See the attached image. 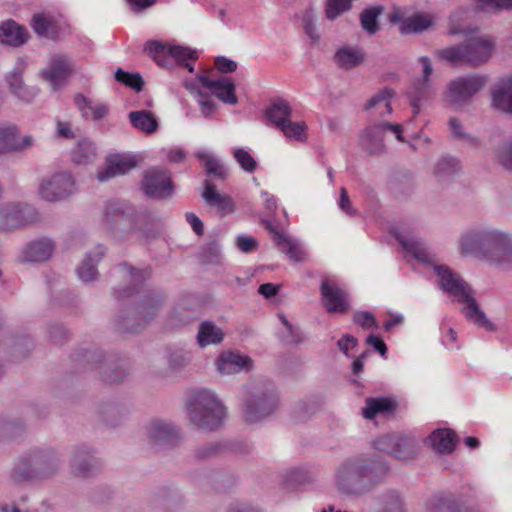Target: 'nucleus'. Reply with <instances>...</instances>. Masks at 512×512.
I'll use <instances>...</instances> for the list:
<instances>
[{
    "mask_svg": "<svg viewBox=\"0 0 512 512\" xmlns=\"http://www.w3.org/2000/svg\"><path fill=\"white\" fill-rule=\"evenodd\" d=\"M224 450L225 446L222 443L210 442L196 448L194 456L198 460H208L221 454Z\"/></svg>",
    "mask_w": 512,
    "mask_h": 512,
    "instance_id": "nucleus-59",
    "label": "nucleus"
},
{
    "mask_svg": "<svg viewBox=\"0 0 512 512\" xmlns=\"http://www.w3.org/2000/svg\"><path fill=\"white\" fill-rule=\"evenodd\" d=\"M186 413L194 427L212 432L223 425L227 409L213 391L198 389L187 398Z\"/></svg>",
    "mask_w": 512,
    "mask_h": 512,
    "instance_id": "nucleus-3",
    "label": "nucleus"
},
{
    "mask_svg": "<svg viewBox=\"0 0 512 512\" xmlns=\"http://www.w3.org/2000/svg\"><path fill=\"white\" fill-rule=\"evenodd\" d=\"M377 512H405V503L397 490L389 489L377 496Z\"/></svg>",
    "mask_w": 512,
    "mask_h": 512,
    "instance_id": "nucleus-44",
    "label": "nucleus"
},
{
    "mask_svg": "<svg viewBox=\"0 0 512 512\" xmlns=\"http://www.w3.org/2000/svg\"><path fill=\"white\" fill-rule=\"evenodd\" d=\"M96 147L89 140H81L71 151V159L77 165H88L96 159Z\"/></svg>",
    "mask_w": 512,
    "mask_h": 512,
    "instance_id": "nucleus-49",
    "label": "nucleus"
},
{
    "mask_svg": "<svg viewBox=\"0 0 512 512\" xmlns=\"http://www.w3.org/2000/svg\"><path fill=\"white\" fill-rule=\"evenodd\" d=\"M224 333L211 321H203L199 325L197 333V342L200 347L208 345H217L223 341Z\"/></svg>",
    "mask_w": 512,
    "mask_h": 512,
    "instance_id": "nucleus-45",
    "label": "nucleus"
},
{
    "mask_svg": "<svg viewBox=\"0 0 512 512\" xmlns=\"http://www.w3.org/2000/svg\"><path fill=\"white\" fill-rule=\"evenodd\" d=\"M38 479L55 475L61 464L60 454L53 448H35L30 450Z\"/></svg>",
    "mask_w": 512,
    "mask_h": 512,
    "instance_id": "nucleus-19",
    "label": "nucleus"
},
{
    "mask_svg": "<svg viewBox=\"0 0 512 512\" xmlns=\"http://www.w3.org/2000/svg\"><path fill=\"white\" fill-rule=\"evenodd\" d=\"M334 61L340 68L349 70L364 61V53L357 47L344 46L336 51Z\"/></svg>",
    "mask_w": 512,
    "mask_h": 512,
    "instance_id": "nucleus-43",
    "label": "nucleus"
},
{
    "mask_svg": "<svg viewBox=\"0 0 512 512\" xmlns=\"http://www.w3.org/2000/svg\"><path fill=\"white\" fill-rule=\"evenodd\" d=\"M432 25L429 15L416 13L404 19L399 27L402 35L422 33Z\"/></svg>",
    "mask_w": 512,
    "mask_h": 512,
    "instance_id": "nucleus-48",
    "label": "nucleus"
},
{
    "mask_svg": "<svg viewBox=\"0 0 512 512\" xmlns=\"http://www.w3.org/2000/svg\"><path fill=\"white\" fill-rule=\"evenodd\" d=\"M428 512H476L461 505L453 494L440 493L429 501Z\"/></svg>",
    "mask_w": 512,
    "mask_h": 512,
    "instance_id": "nucleus-36",
    "label": "nucleus"
},
{
    "mask_svg": "<svg viewBox=\"0 0 512 512\" xmlns=\"http://www.w3.org/2000/svg\"><path fill=\"white\" fill-rule=\"evenodd\" d=\"M34 144V138L18 135V128L13 124H0V155L11 152H20L29 149Z\"/></svg>",
    "mask_w": 512,
    "mask_h": 512,
    "instance_id": "nucleus-20",
    "label": "nucleus"
},
{
    "mask_svg": "<svg viewBox=\"0 0 512 512\" xmlns=\"http://www.w3.org/2000/svg\"><path fill=\"white\" fill-rule=\"evenodd\" d=\"M148 220L147 212H139L127 202H108L104 208L102 226L107 231L122 236L143 230Z\"/></svg>",
    "mask_w": 512,
    "mask_h": 512,
    "instance_id": "nucleus-7",
    "label": "nucleus"
},
{
    "mask_svg": "<svg viewBox=\"0 0 512 512\" xmlns=\"http://www.w3.org/2000/svg\"><path fill=\"white\" fill-rule=\"evenodd\" d=\"M485 75L470 74L458 76L447 84L443 95L444 102L453 110H463L470 105L475 95L487 84Z\"/></svg>",
    "mask_w": 512,
    "mask_h": 512,
    "instance_id": "nucleus-10",
    "label": "nucleus"
},
{
    "mask_svg": "<svg viewBox=\"0 0 512 512\" xmlns=\"http://www.w3.org/2000/svg\"><path fill=\"white\" fill-rule=\"evenodd\" d=\"M292 108L284 99L274 100L265 110L266 118L278 129L291 119Z\"/></svg>",
    "mask_w": 512,
    "mask_h": 512,
    "instance_id": "nucleus-42",
    "label": "nucleus"
},
{
    "mask_svg": "<svg viewBox=\"0 0 512 512\" xmlns=\"http://www.w3.org/2000/svg\"><path fill=\"white\" fill-rule=\"evenodd\" d=\"M195 156L204 164L207 175L214 176L219 180H225L227 177V170L221 161L208 152H197Z\"/></svg>",
    "mask_w": 512,
    "mask_h": 512,
    "instance_id": "nucleus-50",
    "label": "nucleus"
},
{
    "mask_svg": "<svg viewBox=\"0 0 512 512\" xmlns=\"http://www.w3.org/2000/svg\"><path fill=\"white\" fill-rule=\"evenodd\" d=\"M323 304L330 313H345L349 309L346 293L334 282L323 280L320 287Z\"/></svg>",
    "mask_w": 512,
    "mask_h": 512,
    "instance_id": "nucleus-23",
    "label": "nucleus"
},
{
    "mask_svg": "<svg viewBox=\"0 0 512 512\" xmlns=\"http://www.w3.org/2000/svg\"><path fill=\"white\" fill-rule=\"evenodd\" d=\"M162 303L161 294L156 291H148L135 307L121 311L117 320L118 329L127 333L141 332L160 311Z\"/></svg>",
    "mask_w": 512,
    "mask_h": 512,
    "instance_id": "nucleus-9",
    "label": "nucleus"
},
{
    "mask_svg": "<svg viewBox=\"0 0 512 512\" xmlns=\"http://www.w3.org/2000/svg\"><path fill=\"white\" fill-rule=\"evenodd\" d=\"M398 241L403 249L412 254L418 261L423 263L430 262V254L423 242L405 237H398Z\"/></svg>",
    "mask_w": 512,
    "mask_h": 512,
    "instance_id": "nucleus-51",
    "label": "nucleus"
},
{
    "mask_svg": "<svg viewBox=\"0 0 512 512\" xmlns=\"http://www.w3.org/2000/svg\"><path fill=\"white\" fill-rule=\"evenodd\" d=\"M283 134L290 139L297 141L306 140V125L304 122H292L291 119L279 128Z\"/></svg>",
    "mask_w": 512,
    "mask_h": 512,
    "instance_id": "nucleus-58",
    "label": "nucleus"
},
{
    "mask_svg": "<svg viewBox=\"0 0 512 512\" xmlns=\"http://www.w3.org/2000/svg\"><path fill=\"white\" fill-rule=\"evenodd\" d=\"M76 190L73 176L68 172H58L41 181L40 196L49 202L61 201L68 198Z\"/></svg>",
    "mask_w": 512,
    "mask_h": 512,
    "instance_id": "nucleus-15",
    "label": "nucleus"
},
{
    "mask_svg": "<svg viewBox=\"0 0 512 512\" xmlns=\"http://www.w3.org/2000/svg\"><path fill=\"white\" fill-rule=\"evenodd\" d=\"M202 198L208 206L216 207L222 215L232 213L235 209L233 199L229 195L219 193L210 180L204 181Z\"/></svg>",
    "mask_w": 512,
    "mask_h": 512,
    "instance_id": "nucleus-31",
    "label": "nucleus"
},
{
    "mask_svg": "<svg viewBox=\"0 0 512 512\" xmlns=\"http://www.w3.org/2000/svg\"><path fill=\"white\" fill-rule=\"evenodd\" d=\"M101 462L86 447L77 448L70 460L71 472L77 477H90L101 470Z\"/></svg>",
    "mask_w": 512,
    "mask_h": 512,
    "instance_id": "nucleus-22",
    "label": "nucleus"
},
{
    "mask_svg": "<svg viewBox=\"0 0 512 512\" xmlns=\"http://www.w3.org/2000/svg\"><path fill=\"white\" fill-rule=\"evenodd\" d=\"M315 474L306 468H293L287 471L285 482L290 487L305 485L314 480Z\"/></svg>",
    "mask_w": 512,
    "mask_h": 512,
    "instance_id": "nucleus-53",
    "label": "nucleus"
},
{
    "mask_svg": "<svg viewBox=\"0 0 512 512\" xmlns=\"http://www.w3.org/2000/svg\"><path fill=\"white\" fill-rule=\"evenodd\" d=\"M28 39L26 28L9 20L0 25V41L11 46H20Z\"/></svg>",
    "mask_w": 512,
    "mask_h": 512,
    "instance_id": "nucleus-38",
    "label": "nucleus"
},
{
    "mask_svg": "<svg viewBox=\"0 0 512 512\" xmlns=\"http://www.w3.org/2000/svg\"><path fill=\"white\" fill-rule=\"evenodd\" d=\"M394 92L389 88H384L372 96L365 105L366 110H370L374 117H385L392 113L390 99Z\"/></svg>",
    "mask_w": 512,
    "mask_h": 512,
    "instance_id": "nucleus-39",
    "label": "nucleus"
},
{
    "mask_svg": "<svg viewBox=\"0 0 512 512\" xmlns=\"http://www.w3.org/2000/svg\"><path fill=\"white\" fill-rule=\"evenodd\" d=\"M26 434L24 421L16 417H6L0 420V441L18 442Z\"/></svg>",
    "mask_w": 512,
    "mask_h": 512,
    "instance_id": "nucleus-37",
    "label": "nucleus"
},
{
    "mask_svg": "<svg viewBox=\"0 0 512 512\" xmlns=\"http://www.w3.org/2000/svg\"><path fill=\"white\" fill-rule=\"evenodd\" d=\"M201 254L206 262L218 263L221 256V246L217 240L206 243L201 248Z\"/></svg>",
    "mask_w": 512,
    "mask_h": 512,
    "instance_id": "nucleus-62",
    "label": "nucleus"
},
{
    "mask_svg": "<svg viewBox=\"0 0 512 512\" xmlns=\"http://www.w3.org/2000/svg\"><path fill=\"white\" fill-rule=\"evenodd\" d=\"M53 250L52 240L47 238L34 240L24 248L22 257L26 262H43L51 257Z\"/></svg>",
    "mask_w": 512,
    "mask_h": 512,
    "instance_id": "nucleus-34",
    "label": "nucleus"
},
{
    "mask_svg": "<svg viewBox=\"0 0 512 512\" xmlns=\"http://www.w3.org/2000/svg\"><path fill=\"white\" fill-rule=\"evenodd\" d=\"M384 134V126L381 123L369 125L360 135V146L369 155L381 154L385 151Z\"/></svg>",
    "mask_w": 512,
    "mask_h": 512,
    "instance_id": "nucleus-29",
    "label": "nucleus"
},
{
    "mask_svg": "<svg viewBox=\"0 0 512 512\" xmlns=\"http://www.w3.org/2000/svg\"><path fill=\"white\" fill-rule=\"evenodd\" d=\"M73 360L80 367L90 370H97L99 377L106 383H119L129 375L125 364L114 358L106 357L104 352L98 348L81 349L73 355Z\"/></svg>",
    "mask_w": 512,
    "mask_h": 512,
    "instance_id": "nucleus-8",
    "label": "nucleus"
},
{
    "mask_svg": "<svg viewBox=\"0 0 512 512\" xmlns=\"http://www.w3.org/2000/svg\"><path fill=\"white\" fill-rule=\"evenodd\" d=\"M417 441L402 434H386L374 441L376 450L399 460L413 459L417 452Z\"/></svg>",
    "mask_w": 512,
    "mask_h": 512,
    "instance_id": "nucleus-13",
    "label": "nucleus"
},
{
    "mask_svg": "<svg viewBox=\"0 0 512 512\" xmlns=\"http://www.w3.org/2000/svg\"><path fill=\"white\" fill-rule=\"evenodd\" d=\"M117 276L124 278L129 282L127 286L114 288L116 298L124 299L140 292L141 286L151 276L150 269L138 270L134 267L123 263L115 269Z\"/></svg>",
    "mask_w": 512,
    "mask_h": 512,
    "instance_id": "nucleus-17",
    "label": "nucleus"
},
{
    "mask_svg": "<svg viewBox=\"0 0 512 512\" xmlns=\"http://www.w3.org/2000/svg\"><path fill=\"white\" fill-rule=\"evenodd\" d=\"M167 365L171 373H178L191 362V354L184 350H174L167 354Z\"/></svg>",
    "mask_w": 512,
    "mask_h": 512,
    "instance_id": "nucleus-56",
    "label": "nucleus"
},
{
    "mask_svg": "<svg viewBox=\"0 0 512 512\" xmlns=\"http://www.w3.org/2000/svg\"><path fill=\"white\" fill-rule=\"evenodd\" d=\"M145 51L153 57L159 66L172 68L176 64L194 71V66L188 62L195 61L198 56L196 51L181 45H169L159 41H148L145 45Z\"/></svg>",
    "mask_w": 512,
    "mask_h": 512,
    "instance_id": "nucleus-11",
    "label": "nucleus"
},
{
    "mask_svg": "<svg viewBox=\"0 0 512 512\" xmlns=\"http://www.w3.org/2000/svg\"><path fill=\"white\" fill-rule=\"evenodd\" d=\"M434 271L439 277L441 289L456 297L459 302L465 304L463 313L468 320L474 322V324L480 328H485L489 331L495 329L494 324L480 309L473 296L472 288L464 280L445 265H435Z\"/></svg>",
    "mask_w": 512,
    "mask_h": 512,
    "instance_id": "nucleus-5",
    "label": "nucleus"
},
{
    "mask_svg": "<svg viewBox=\"0 0 512 512\" xmlns=\"http://www.w3.org/2000/svg\"><path fill=\"white\" fill-rule=\"evenodd\" d=\"M435 94L431 81L416 80L407 90L410 105L414 116L419 114L421 106L429 101Z\"/></svg>",
    "mask_w": 512,
    "mask_h": 512,
    "instance_id": "nucleus-32",
    "label": "nucleus"
},
{
    "mask_svg": "<svg viewBox=\"0 0 512 512\" xmlns=\"http://www.w3.org/2000/svg\"><path fill=\"white\" fill-rule=\"evenodd\" d=\"M33 347V341L28 336L17 338L13 344V357L15 360H21L26 357Z\"/></svg>",
    "mask_w": 512,
    "mask_h": 512,
    "instance_id": "nucleus-61",
    "label": "nucleus"
},
{
    "mask_svg": "<svg viewBox=\"0 0 512 512\" xmlns=\"http://www.w3.org/2000/svg\"><path fill=\"white\" fill-rule=\"evenodd\" d=\"M41 219L32 205L11 202L0 205V231H11L35 224Z\"/></svg>",
    "mask_w": 512,
    "mask_h": 512,
    "instance_id": "nucleus-12",
    "label": "nucleus"
},
{
    "mask_svg": "<svg viewBox=\"0 0 512 512\" xmlns=\"http://www.w3.org/2000/svg\"><path fill=\"white\" fill-rule=\"evenodd\" d=\"M383 6H373L365 9L360 14L362 28L370 35H374L379 30L378 17L382 14Z\"/></svg>",
    "mask_w": 512,
    "mask_h": 512,
    "instance_id": "nucleus-52",
    "label": "nucleus"
},
{
    "mask_svg": "<svg viewBox=\"0 0 512 512\" xmlns=\"http://www.w3.org/2000/svg\"><path fill=\"white\" fill-rule=\"evenodd\" d=\"M196 101L200 107L201 114L208 118L210 117L216 110L217 105L215 101H213L210 95L197 91Z\"/></svg>",
    "mask_w": 512,
    "mask_h": 512,
    "instance_id": "nucleus-63",
    "label": "nucleus"
},
{
    "mask_svg": "<svg viewBox=\"0 0 512 512\" xmlns=\"http://www.w3.org/2000/svg\"><path fill=\"white\" fill-rule=\"evenodd\" d=\"M26 69V62L18 58L14 68L7 74L6 82L13 95L18 99L30 102L37 94V89L27 86L23 81V73Z\"/></svg>",
    "mask_w": 512,
    "mask_h": 512,
    "instance_id": "nucleus-21",
    "label": "nucleus"
},
{
    "mask_svg": "<svg viewBox=\"0 0 512 512\" xmlns=\"http://www.w3.org/2000/svg\"><path fill=\"white\" fill-rule=\"evenodd\" d=\"M136 166V162L127 156L120 154L110 155L106 160V166L97 172V179L106 182L116 176L124 175Z\"/></svg>",
    "mask_w": 512,
    "mask_h": 512,
    "instance_id": "nucleus-26",
    "label": "nucleus"
},
{
    "mask_svg": "<svg viewBox=\"0 0 512 512\" xmlns=\"http://www.w3.org/2000/svg\"><path fill=\"white\" fill-rule=\"evenodd\" d=\"M496 162L505 170L512 171V137L498 144L494 151Z\"/></svg>",
    "mask_w": 512,
    "mask_h": 512,
    "instance_id": "nucleus-54",
    "label": "nucleus"
},
{
    "mask_svg": "<svg viewBox=\"0 0 512 512\" xmlns=\"http://www.w3.org/2000/svg\"><path fill=\"white\" fill-rule=\"evenodd\" d=\"M174 188L168 170L152 168L144 173L141 189L148 198L155 200L168 199L174 194Z\"/></svg>",
    "mask_w": 512,
    "mask_h": 512,
    "instance_id": "nucleus-14",
    "label": "nucleus"
},
{
    "mask_svg": "<svg viewBox=\"0 0 512 512\" xmlns=\"http://www.w3.org/2000/svg\"><path fill=\"white\" fill-rule=\"evenodd\" d=\"M492 103L495 108L512 113V76L503 79L492 91Z\"/></svg>",
    "mask_w": 512,
    "mask_h": 512,
    "instance_id": "nucleus-40",
    "label": "nucleus"
},
{
    "mask_svg": "<svg viewBox=\"0 0 512 512\" xmlns=\"http://www.w3.org/2000/svg\"><path fill=\"white\" fill-rule=\"evenodd\" d=\"M147 435L150 442L155 445H173L180 438L178 430L172 423L159 419L149 423Z\"/></svg>",
    "mask_w": 512,
    "mask_h": 512,
    "instance_id": "nucleus-25",
    "label": "nucleus"
},
{
    "mask_svg": "<svg viewBox=\"0 0 512 512\" xmlns=\"http://www.w3.org/2000/svg\"><path fill=\"white\" fill-rule=\"evenodd\" d=\"M253 361L250 357L239 352L227 351L219 355L216 361L217 369L221 374H235L242 370L252 368Z\"/></svg>",
    "mask_w": 512,
    "mask_h": 512,
    "instance_id": "nucleus-27",
    "label": "nucleus"
},
{
    "mask_svg": "<svg viewBox=\"0 0 512 512\" xmlns=\"http://www.w3.org/2000/svg\"><path fill=\"white\" fill-rule=\"evenodd\" d=\"M198 80L202 86L209 89L222 102L231 105L238 102L235 94L236 86L231 78L220 77L212 80L208 76L198 75Z\"/></svg>",
    "mask_w": 512,
    "mask_h": 512,
    "instance_id": "nucleus-24",
    "label": "nucleus"
},
{
    "mask_svg": "<svg viewBox=\"0 0 512 512\" xmlns=\"http://www.w3.org/2000/svg\"><path fill=\"white\" fill-rule=\"evenodd\" d=\"M280 396L275 384L268 380H251L243 387V415L248 423H257L275 413Z\"/></svg>",
    "mask_w": 512,
    "mask_h": 512,
    "instance_id": "nucleus-4",
    "label": "nucleus"
},
{
    "mask_svg": "<svg viewBox=\"0 0 512 512\" xmlns=\"http://www.w3.org/2000/svg\"><path fill=\"white\" fill-rule=\"evenodd\" d=\"M262 223L270 233L278 249L285 253L290 260L294 262H302L306 259V251L296 239H293L279 231L270 220H262Z\"/></svg>",
    "mask_w": 512,
    "mask_h": 512,
    "instance_id": "nucleus-18",
    "label": "nucleus"
},
{
    "mask_svg": "<svg viewBox=\"0 0 512 512\" xmlns=\"http://www.w3.org/2000/svg\"><path fill=\"white\" fill-rule=\"evenodd\" d=\"M31 27L34 32L50 40H56L60 34V26L53 16L42 13L35 14L31 19Z\"/></svg>",
    "mask_w": 512,
    "mask_h": 512,
    "instance_id": "nucleus-35",
    "label": "nucleus"
},
{
    "mask_svg": "<svg viewBox=\"0 0 512 512\" xmlns=\"http://www.w3.org/2000/svg\"><path fill=\"white\" fill-rule=\"evenodd\" d=\"M388 466L363 457H350L335 470L334 483L343 495L363 496L371 492L384 478Z\"/></svg>",
    "mask_w": 512,
    "mask_h": 512,
    "instance_id": "nucleus-1",
    "label": "nucleus"
},
{
    "mask_svg": "<svg viewBox=\"0 0 512 512\" xmlns=\"http://www.w3.org/2000/svg\"><path fill=\"white\" fill-rule=\"evenodd\" d=\"M461 169L460 162L453 156L442 157L435 166L434 173L438 178L453 176Z\"/></svg>",
    "mask_w": 512,
    "mask_h": 512,
    "instance_id": "nucleus-55",
    "label": "nucleus"
},
{
    "mask_svg": "<svg viewBox=\"0 0 512 512\" xmlns=\"http://www.w3.org/2000/svg\"><path fill=\"white\" fill-rule=\"evenodd\" d=\"M74 68L71 59L63 54L53 55L41 71L42 78L50 83L53 90L63 87Z\"/></svg>",
    "mask_w": 512,
    "mask_h": 512,
    "instance_id": "nucleus-16",
    "label": "nucleus"
},
{
    "mask_svg": "<svg viewBox=\"0 0 512 512\" xmlns=\"http://www.w3.org/2000/svg\"><path fill=\"white\" fill-rule=\"evenodd\" d=\"M233 155L244 171L252 173L257 168V162L246 150L237 148L233 151Z\"/></svg>",
    "mask_w": 512,
    "mask_h": 512,
    "instance_id": "nucleus-60",
    "label": "nucleus"
},
{
    "mask_svg": "<svg viewBox=\"0 0 512 512\" xmlns=\"http://www.w3.org/2000/svg\"><path fill=\"white\" fill-rule=\"evenodd\" d=\"M38 479L31 452L18 457L10 471L9 480L14 484H23Z\"/></svg>",
    "mask_w": 512,
    "mask_h": 512,
    "instance_id": "nucleus-30",
    "label": "nucleus"
},
{
    "mask_svg": "<svg viewBox=\"0 0 512 512\" xmlns=\"http://www.w3.org/2000/svg\"><path fill=\"white\" fill-rule=\"evenodd\" d=\"M429 441L436 452L449 454L455 448L457 437L451 429H437L431 433Z\"/></svg>",
    "mask_w": 512,
    "mask_h": 512,
    "instance_id": "nucleus-41",
    "label": "nucleus"
},
{
    "mask_svg": "<svg viewBox=\"0 0 512 512\" xmlns=\"http://www.w3.org/2000/svg\"><path fill=\"white\" fill-rule=\"evenodd\" d=\"M495 50V42L490 36L472 37L463 43L453 45L435 52L436 56L457 65L460 63L472 67L485 64Z\"/></svg>",
    "mask_w": 512,
    "mask_h": 512,
    "instance_id": "nucleus-6",
    "label": "nucleus"
},
{
    "mask_svg": "<svg viewBox=\"0 0 512 512\" xmlns=\"http://www.w3.org/2000/svg\"><path fill=\"white\" fill-rule=\"evenodd\" d=\"M396 403L390 398H368L366 405L362 409V415L366 419H373L377 414H386L394 411Z\"/></svg>",
    "mask_w": 512,
    "mask_h": 512,
    "instance_id": "nucleus-47",
    "label": "nucleus"
},
{
    "mask_svg": "<svg viewBox=\"0 0 512 512\" xmlns=\"http://www.w3.org/2000/svg\"><path fill=\"white\" fill-rule=\"evenodd\" d=\"M115 80L134 89L136 92H140L144 86V80L139 73L126 72L121 68L116 70Z\"/></svg>",
    "mask_w": 512,
    "mask_h": 512,
    "instance_id": "nucleus-57",
    "label": "nucleus"
},
{
    "mask_svg": "<svg viewBox=\"0 0 512 512\" xmlns=\"http://www.w3.org/2000/svg\"><path fill=\"white\" fill-rule=\"evenodd\" d=\"M104 255L105 247L102 245H98L93 252L87 253L76 269L78 278L87 283L95 281L98 277L97 264Z\"/></svg>",
    "mask_w": 512,
    "mask_h": 512,
    "instance_id": "nucleus-33",
    "label": "nucleus"
},
{
    "mask_svg": "<svg viewBox=\"0 0 512 512\" xmlns=\"http://www.w3.org/2000/svg\"><path fill=\"white\" fill-rule=\"evenodd\" d=\"M303 28L306 35L309 37L312 43H318L320 36L317 33L316 26L314 24V16L312 11H305L302 16Z\"/></svg>",
    "mask_w": 512,
    "mask_h": 512,
    "instance_id": "nucleus-64",
    "label": "nucleus"
},
{
    "mask_svg": "<svg viewBox=\"0 0 512 512\" xmlns=\"http://www.w3.org/2000/svg\"><path fill=\"white\" fill-rule=\"evenodd\" d=\"M131 125L144 133L151 134L157 131L158 121L151 111H132L128 115Z\"/></svg>",
    "mask_w": 512,
    "mask_h": 512,
    "instance_id": "nucleus-46",
    "label": "nucleus"
},
{
    "mask_svg": "<svg viewBox=\"0 0 512 512\" xmlns=\"http://www.w3.org/2000/svg\"><path fill=\"white\" fill-rule=\"evenodd\" d=\"M153 503L165 512H179L185 506V497L177 488L160 487L154 494Z\"/></svg>",
    "mask_w": 512,
    "mask_h": 512,
    "instance_id": "nucleus-28",
    "label": "nucleus"
},
{
    "mask_svg": "<svg viewBox=\"0 0 512 512\" xmlns=\"http://www.w3.org/2000/svg\"><path fill=\"white\" fill-rule=\"evenodd\" d=\"M460 252L507 269L512 266V235L496 228L470 230L460 238Z\"/></svg>",
    "mask_w": 512,
    "mask_h": 512,
    "instance_id": "nucleus-2",
    "label": "nucleus"
}]
</instances>
